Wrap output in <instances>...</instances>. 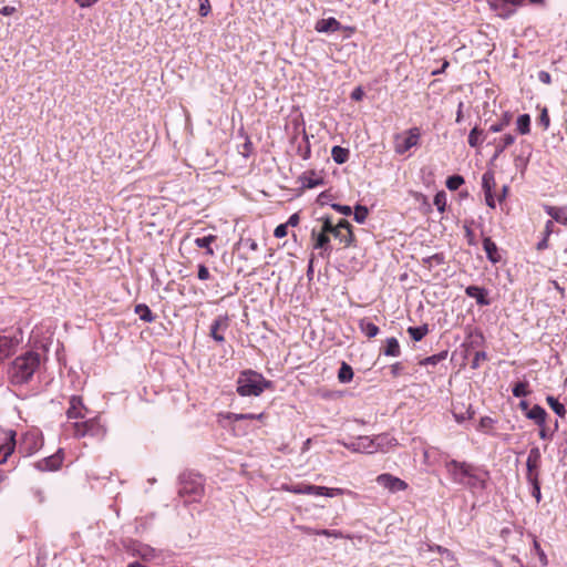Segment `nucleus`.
Instances as JSON below:
<instances>
[{
  "instance_id": "f257e3e1",
  "label": "nucleus",
  "mask_w": 567,
  "mask_h": 567,
  "mask_svg": "<svg viewBox=\"0 0 567 567\" xmlns=\"http://www.w3.org/2000/svg\"><path fill=\"white\" fill-rule=\"evenodd\" d=\"M41 364V355L38 352L28 351L17 357L8 369V377L13 385H23L31 381Z\"/></svg>"
},
{
  "instance_id": "f03ea898",
  "label": "nucleus",
  "mask_w": 567,
  "mask_h": 567,
  "mask_svg": "<svg viewBox=\"0 0 567 567\" xmlns=\"http://www.w3.org/2000/svg\"><path fill=\"white\" fill-rule=\"evenodd\" d=\"M271 382L254 370L243 371L237 379V393L241 396H258Z\"/></svg>"
},
{
  "instance_id": "7ed1b4c3",
  "label": "nucleus",
  "mask_w": 567,
  "mask_h": 567,
  "mask_svg": "<svg viewBox=\"0 0 567 567\" xmlns=\"http://www.w3.org/2000/svg\"><path fill=\"white\" fill-rule=\"evenodd\" d=\"M421 138V130L411 127L404 133L394 136V152L399 155L405 154L412 147L419 145Z\"/></svg>"
},
{
  "instance_id": "20e7f679",
  "label": "nucleus",
  "mask_w": 567,
  "mask_h": 567,
  "mask_svg": "<svg viewBox=\"0 0 567 567\" xmlns=\"http://www.w3.org/2000/svg\"><path fill=\"white\" fill-rule=\"evenodd\" d=\"M178 494L181 497L185 498L186 503L198 502L204 494V486L200 477H182Z\"/></svg>"
},
{
  "instance_id": "39448f33",
  "label": "nucleus",
  "mask_w": 567,
  "mask_h": 567,
  "mask_svg": "<svg viewBox=\"0 0 567 567\" xmlns=\"http://www.w3.org/2000/svg\"><path fill=\"white\" fill-rule=\"evenodd\" d=\"M290 492L295 494H307V495H316V496H328L334 497L337 495L342 494L341 488H329L326 486H317L311 484L299 483L289 488Z\"/></svg>"
},
{
  "instance_id": "423d86ee",
  "label": "nucleus",
  "mask_w": 567,
  "mask_h": 567,
  "mask_svg": "<svg viewBox=\"0 0 567 567\" xmlns=\"http://www.w3.org/2000/svg\"><path fill=\"white\" fill-rule=\"evenodd\" d=\"M446 471L451 477V480L456 483L464 485L466 478L468 477L473 465L466 462H458L456 460H451L445 464Z\"/></svg>"
},
{
  "instance_id": "0eeeda50",
  "label": "nucleus",
  "mask_w": 567,
  "mask_h": 567,
  "mask_svg": "<svg viewBox=\"0 0 567 567\" xmlns=\"http://www.w3.org/2000/svg\"><path fill=\"white\" fill-rule=\"evenodd\" d=\"M21 342V331L16 330L0 334V364L10 357Z\"/></svg>"
},
{
  "instance_id": "6e6552de",
  "label": "nucleus",
  "mask_w": 567,
  "mask_h": 567,
  "mask_svg": "<svg viewBox=\"0 0 567 567\" xmlns=\"http://www.w3.org/2000/svg\"><path fill=\"white\" fill-rule=\"evenodd\" d=\"M16 447V432L7 430L0 432V464H3Z\"/></svg>"
},
{
  "instance_id": "1a4fd4ad",
  "label": "nucleus",
  "mask_w": 567,
  "mask_h": 567,
  "mask_svg": "<svg viewBox=\"0 0 567 567\" xmlns=\"http://www.w3.org/2000/svg\"><path fill=\"white\" fill-rule=\"evenodd\" d=\"M375 482L390 493H398L408 488L406 482L389 473L380 474Z\"/></svg>"
},
{
  "instance_id": "9d476101",
  "label": "nucleus",
  "mask_w": 567,
  "mask_h": 567,
  "mask_svg": "<svg viewBox=\"0 0 567 567\" xmlns=\"http://www.w3.org/2000/svg\"><path fill=\"white\" fill-rule=\"evenodd\" d=\"M332 236L344 247H349L354 240L352 227L347 219L339 220V223L336 225V231Z\"/></svg>"
},
{
  "instance_id": "9b49d317",
  "label": "nucleus",
  "mask_w": 567,
  "mask_h": 567,
  "mask_svg": "<svg viewBox=\"0 0 567 567\" xmlns=\"http://www.w3.org/2000/svg\"><path fill=\"white\" fill-rule=\"evenodd\" d=\"M229 317L227 315L218 316L210 324L209 336L218 343L225 341L223 332L229 328Z\"/></svg>"
},
{
  "instance_id": "f8f14e48",
  "label": "nucleus",
  "mask_w": 567,
  "mask_h": 567,
  "mask_svg": "<svg viewBox=\"0 0 567 567\" xmlns=\"http://www.w3.org/2000/svg\"><path fill=\"white\" fill-rule=\"evenodd\" d=\"M488 473L481 471L473 466L468 477L466 478L465 486L474 489H484L486 487V481Z\"/></svg>"
},
{
  "instance_id": "ddd939ff",
  "label": "nucleus",
  "mask_w": 567,
  "mask_h": 567,
  "mask_svg": "<svg viewBox=\"0 0 567 567\" xmlns=\"http://www.w3.org/2000/svg\"><path fill=\"white\" fill-rule=\"evenodd\" d=\"M63 451L60 449L55 454L44 457L37 463L40 471H56L62 465Z\"/></svg>"
},
{
  "instance_id": "4468645a",
  "label": "nucleus",
  "mask_w": 567,
  "mask_h": 567,
  "mask_svg": "<svg viewBox=\"0 0 567 567\" xmlns=\"http://www.w3.org/2000/svg\"><path fill=\"white\" fill-rule=\"evenodd\" d=\"M70 406L66 411L68 419H83L85 417L86 408L83 404L82 398L72 395L69 402Z\"/></svg>"
},
{
  "instance_id": "2eb2a0df",
  "label": "nucleus",
  "mask_w": 567,
  "mask_h": 567,
  "mask_svg": "<svg viewBox=\"0 0 567 567\" xmlns=\"http://www.w3.org/2000/svg\"><path fill=\"white\" fill-rule=\"evenodd\" d=\"M540 458H542L540 450L537 446L532 447L528 453L527 461H526V467H527L526 475H533L535 477L539 476Z\"/></svg>"
},
{
  "instance_id": "dca6fc26",
  "label": "nucleus",
  "mask_w": 567,
  "mask_h": 567,
  "mask_svg": "<svg viewBox=\"0 0 567 567\" xmlns=\"http://www.w3.org/2000/svg\"><path fill=\"white\" fill-rule=\"evenodd\" d=\"M373 441H374V445H375V452H379V451L386 452L392 446H395L398 444V441L395 440V437H393L389 433H382V434L375 435L373 437Z\"/></svg>"
},
{
  "instance_id": "f3484780",
  "label": "nucleus",
  "mask_w": 567,
  "mask_h": 567,
  "mask_svg": "<svg viewBox=\"0 0 567 567\" xmlns=\"http://www.w3.org/2000/svg\"><path fill=\"white\" fill-rule=\"evenodd\" d=\"M465 293L470 298H474L480 306H488L489 299L487 298V291L483 287L468 286L465 289Z\"/></svg>"
},
{
  "instance_id": "a211bd4d",
  "label": "nucleus",
  "mask_w": 567,
  "mask_h": 567,
  "mask_svg": "<svg viewBox=\"0 0 567 567\" xmlns=\"http://www.w3.org/2000/svg\"><path fill=\"white\" fill-rule=\"evenodd\" d=\"M311 236L316 238L313 247L316 249H321L320 256H329L332 250V247L330 245V237L327 236L326 234H322L321 231L319 234H316L315 229L312 230Z\"/></svg>"
},
{
  "instance_id": "6ab92c4d",
  "label": "nucleus",
  "mask_w": 567,
  "mask_h": 567,
  "mask_svg": "<svg viewBox=\"0 0 567 567\" xmlns=\"http://www.w3.org/2000/svg\"><path fill=\"white\" fill-rule=\"evenodd\" d=\"M516 136L514 134H505L499 138H495L491 144L495 145L494 158H497L507 147L515 143Z\"/></svg>"
},
{
  "instance_id": "aec40b11",
  "label": "nucleus",
  "mask_w": 567,
  "mask_h": 567,
  "mask_svg": "<svg viewBox=\"0 0 567 567\" xmlns=\"http://www.w3.org/2000/svg\"><path fill=\"white\" fill-rule=\"evenodd\" d=\"M544 210L557 223L567 225V206L556 207L550 205H544Z\"/></svg>"
},
{
  "instance_id": "412c9836",
  "label": "nucleus",
  "mask_w": 567,
  "mask_h": 567,
  "mask_svg": "<svg viewBox=\"0 0 567 567\" xmlns=\"http://www.w3.org/2000/svg\"><path fill=\"white\" fill-rule=\"evenodd\" d=\"M341 29V23L336 18L321 19L316 24L318 32H337Z\"/></svg>"
},
{
  "instance_id": "4be33fe9",
  "label": "nucleus",
  "mask_w": 567,
  "mask_h": 567,
  "mask_svg": "<svg viewBox=\"0 0 567 567\" xmlns=\"http://www.w3.org/2000/svg\"><path fill=\"white\" fill-rule=\"evenodd\" d=\"M483 248L491 262L496 264L499 261L501 256L498 255L497 246L489 237L483 239Z\"/></svg>"
},
{
  "instance_id": "5701e85b",
  "label": "nucleus",
  "mask_w": 567,
  "mask_h": 567,
  "mask_svg": "<svg viewBox=\"0 0 567 567\" xmlns=\"http://www.w3.org/2000/svg\"><path fill=\"white\" fill-rule=\"evenodd\" d=\"M526 416L533 420L538 426H544L547 413L545 409L536 404L526 413Z\"/></svg>"
},
{
  "instance_id": "b1692460",
  "label": "nucleus",
  "mask_w": 567,
  "mask_h": 567,
  "mask_svg": "<svg viewBox=\"0 0 567 567\" xmlns=\"http://www.w3.org/2000/svg\"><path fill=\"white\" fill-rule=\"evenodd\" d=\"M86 421H84L69 423L64 426V430L65 432L72 434L74 437H84L86 436Z\"/></svg>"
},
{
  "instance_id": "393cba45",
  "label": "nucleus",
  "mask_w": 567,
  "mask_h": 567,
  "mask_svg": "<svg viewBox=\"0 0 567 567\" xmlns=\"http://www.w3.org/2000/svg\"><path fill=\"white\" fill-rule=\"evenodd\" d=\"M382 353L386 357H399L401 354V349L398 339L394 337L388 338Z\"/></svg>"
},
{
  "instance_id": "a878e982",
  "label": "nucleus",
  "mask_w": 567,
  "mask_h": 567,
  "mask_svg": "<svg viewBox=\"0 0 567 567\" xmlns=\"http://www.w3.org/2000/svg\"><path fill=\"white\" fill-rule=\"evenodd\" d=\"M301 182L305 188H315L323 183L322 178L318 177L313 171L305 173L301 176Z\"/></svg>"
},
{
  "instance_id": "bb28decb",
  "label": "nucleus",
  "mask_w": 567,
  "mask_h": 567,
  "mask_svg": "<svg viewBox=\"0 0 567 567\" xmlns=\"http://www.w3.org/2000/svg\"><path fill=\"white\" fill-rule=\"evenodd\" d=\"M485 140L483 130L477 126L473 127L468 134V145L471 147H480Z\"/></svg>"
},
{
  "instance_id": "cd10ccee",
  "label": "nucleus",
  "mask_w": 567,
  "mask_h": 567,
  "mask_svg": "<svg viewBox=\"0 0 567 567\" xmlns=\"http://www.w3.org/2000/svg\"><path fill=\"white\" fill-rule=\"evenodd\" d=\"M358 445L360 447V453L372 454L375 453V445L373 437L371 436H358Z\"/></svg>"
},
{
  "instance_id": "c85d7f7f",
  "label": "nucleus",
  "mask_w": 567,
  "mask_h": 567,
  "mask_svg": "<svg viewBox=\"0 0 567 567\" xmlns=\"http://www.w3.org/2000/svg\"><path fill=\"white\" fill-rule=\"evenodd\" d=\"M135 313L140 317L141 320L145 322H153L155 320V316L153 315L150 307L145 303H138L135 306Z\"/></svg>"
},
{
  "instance_id": "c756f323",
  "label": "nucleus",
  "mask_w": 567,
  "mask_h": 567,
  "mask_svg": "<svg viewBox=\"0 0 567 567\" xmlns=\"http://www.w3.org/2000/svg\"><path fill=\"white\" fill-rule=\"evenodd\" d=\"M359 328L363 334L368 338H374L379 333V328L374 323L368 321L367 319H361L359 321Z\"/></svg>"
},
{
  "instance_id": "7c9ffc66",
  "label": "nucleus",
  "mask_w": 567,
  "mask_h": 567,
  "mask_svg": "<svg viewBox=\"0 0 567 567\" xmlns=\"http://www.w3.org/2000/svg\"><path fill=\"white\" fill-rule=\"evenodd\" d=\"M350 152L348 148L341 146H333L331 156L337 164H344L349 159Z\"/></svg>"
},
{
  "instance_id": "2f4dec72",
  "label": "nucleus",
  "mask_w": 567,
  "mask_h": 567,
  "mask_svg": "<svg viewBox=\"0 0 567 567\" xmlns=\"http://www.w3.org/2000/svg\"><path fill=\"white\" fill-rule=\"evenodd\" d=\"M408 333L410 334L412 340L416 342L421 341L429 333V326L422 324L419 327H409Z\"/></svg>"
},
{
  "instance_id": "473e14b6",
  "label": "nucleus",
  "mask_w": 567,
  "mask_h": 567,
  "mask_svg": "<svg viewBox=\"0 0 567 567\" xmlns=\"http://www.w3.org/2000/svg\"><path fill=\"white\" fill-rule=\"evenodd\" d=\"M216 240V236L214 235H208V236H204V237H198L195 239V245L198 247V248H205L206 249V252L208 255H214V250L212 249L210 245Z\"/></svg>"
},
{
  "instance_id": "72a5a7b5",
  "label": "nucleus",
  "mask_w": 567,
  "mask_h": 567,
  "mask_svg": "<svg viewBox=\"0 0 567 567\" xmlns=\"http://www.w3.org/2000/svg\"><path fill=\"white\" fill-rule=\"evenodd\" d=\"M302 529L308 534H315L333 538H342V533L337 529H312L310 527H303Z\"/></svg>"
},
{
  "instance_id": "f704fd0d",
  "label": "nucleus",
  "mask_w": 567,
  "mask_h": 567,
  "mask_svg": "<svg viewBox=\"0 0 567 567\" xmlns=\"http://www.w3.org/2000/svg\"><path fill=\"white\" fill-rule=\"evenodd\" d=\"M86 435L90 436H100L104 433L103 426L99 423L96 419H90L86 421Z\"/></svg>"
},
{
  "instance_id": "c9c22d12",
  "label": "nucleus",
  "mask_w": 567,
  "mask_h": 567,
  "mask_svg": "<svg viewBox=\"0 0 567 567\" xmlns=\"http://www.w3.org/2000/svg\"><path fill=\"white\" fill-rule=\"evenodd\" d=\"M517 131L525 135L530 132V116L528 114H522L517 117Z\"/></svg>"
},
{
  "instance_id": "e433bc0d",
  "label": "nucleus",
  "mask_w": 567,
  "mask_h": 567,
  "mask_svg": "<svg viewBox=\"0 0 567 567\" xmlns=\"http://www.w3.org/2000/svg\"><path fill=\"white\" fill-rule=\"evenodd\" d=\"M352 378H353L352 368L349 364H347L346 362H343L338 372L339 381L341 383H348L352 380Z\"/></svg>"
},
{
  "instance_id": "4c0bfd02",
  "label": "nucleus",
  "mask_w": 567,
  "mask_h": 567,
  "mask_svg": "<svg viewBox=\"0 0 567 567\" xmlns=\"http://www.w3.org/2000/svg\"><path fill=\"white\" fill-rule=\"evenodd\" d=\"M526 480L532 485L533 497H535L536 502L539 503L542 499V493L538 477H535L533 475H526Z\"/></svg>"
},
{
  "instance_id": "58836bf2",
  "label": "nucleus",
  "mask_w": 567,
  "mask_h": 567,
  "mask_svg": "<svg viewBox=\"0 0 567 567\" xmlns=\"http://www.w3.org/2000/svg\"><path fill=\"white\" fill-rule=\"evenodd\" d=\"M548 405L551 408V410L560 417H564L566 414V409L563 403H560L556 398L554 396H547L546 399Z\"/></svg>"
},
{
  "instance_id": "ea45409f",
  "label": "nucleus",
  "mask_w": 567,
  "mask_h": 567,
  "mask_svg": "<svg viewBox=\"0 0 567 567\" xmlns=\"http://www.w3.org/2000/svg\"><path fill=\"white\" fill-rule=\"evenodd\" d=\"M511 118L512 116L508 113H504L503 117L497 123H494L489 126V131L493 133L502 132L509 125Z\"/></svg>"
},
{
  "instance_id": "a19ab883",
  "label": "nucleus",
  "mask_w": 567,
  "mask_h": 567,
  "mask_svg": "<svg viewBox=\"0 0 567 567\" xmlns=\"http://www.w3.org/2000/svg\"><path fill=\"white\" fill-rule=\"evenodd\" d=\"M465 183L463 176L461 175H452L450 177H447L446 179V187L450 189V190H456L458 189L463 184Z\"/></svg>"
},
{
  "instance_id": "79ce46f5",
  "label": "nucleus",
  "mask_w": 567,
  "mask_h": 567,
  "mask_svg": "<svg viewBox=\"0 0 567 567\" xmlns=\"http://www.w3.org/2000/svg\"><path fill=\"white\" fill-rule=\"evenodd\" d=\"M433 203L437 210L443 213L446 208V193L444 190L437 192L434 196Z\"/></svg>"
},
{
  "instance_id": "37998d69",
  "label": "nucleus",
  "mask_w": 567,
  "mask_h": 567,
  "mask_svg": "<svg viewBox=\"0 0 567 567\" xmlns=\"http://www.w3.org/2000/svg\"><path fill=\"white\" fill-rule=\"evenodd\" d=\"M494 184H495V181H494L493 173L492 172L484 173V175L482 177V187H483L484 193L492 192Z\"/></svg>"
},
{
  "instance_id": "c03bdc74",
  "label": "nucleus",
  "mask_w": 567,
  "mask_h": 567,
  "mask_svg": "<svg viewBox=\"0 0 567 567\" xmlns=\"http://www.w3.org/2000/svg\"><path fill=\"white\" fill-rule=\"evenodd\" d=\"M368 208L362 205H357L354 208V220L359 224H363L368 217Z\"/></svg>"
},
{
  "instance_id": "a18cd8bd",
  "label": "nucleus",
  "mask_w": 567,
  "mask_h": 567,
  "mask_svg": "<svg viewBox=\"0 0 567 567\" xmlns=\"http://www.w3.org/2000/svg\"><path fill=\"white\" fill-rule=\"evenodd\" d=\"M446 355H447V352L443 351L441 353L425 358L424 360L421 361V364L422 365H429V364L435 365L440 361L444 360L446 358Z\"/></svg>"
},
{
  "instance_id": "49530a36",
  "label": "nucleus",
  "mask_w": 567,
  "mask_h": 567,
  "mask_svg": "<svg viewBox=\"0 0 567 567\" xmlns=\"http://www.w3.org/2000/svg\"><path fill=\"white\" fill-rule=\"evenodd\" d=\"M513 395L515 398H524L527 395L528 391H527V383L525 382H517L514 386H513Z\"/></svg>"
},
{
  "instance_id": "de8ad7c7",
  "label": "nucleus",
  "mask_w": 567,
  "mask_h": 567,
  "mask_svg": "<svg viewBox=\"0 0 567 567\" xmlns=\"http://www.w3.org/2000/svg\"><path fill=\"white\" fill-rule=\"evenodd\" d=\"M321 220H322L321 233L326 234L327 236L333 235V233L336 231V225L332 224L331 218L322 217Z\"/></svg>"
},
{
  "instance_id": "09e8293b",
  "label": "nucleus",
  "mask_w": 567,
  "mask_h": 567,
  "mask_svg": "<svg viewBox=\"0 0 567 567\" xmlns=\"http://www.w3.org/2000/svg\"><path fill=\"white\" fill-rule=\"evenodd\" d=\"M238 244L240 246H243L244 248L249 249L250 251H256L258 249V244L252 238H243L241 237Z\"/></svg>"
},
{
  "instance_id": "8fccbe9b",
  "label": "nucleus",
  "mask_w": 567,
  "mask_h": 567,
  "mask_svg": "<svg viewBox=\"0 0 567 567\" xmlns=\"http://www.w3.org/2000/svg\"><path fill=\"white\" fill-rule=\"evenodd\" d=\"M487 359V354L484 351H476L472 360V368L477 369L482 361Z\"/></svg>"
},
{
  "instance_id": "3c124183",
  "label": "nucleus",
  "mask_w": 567,
  "mask_h": 567,
  "mask_svg": "<svg viewBox=\"0 0 567 567\" xmlns=\"http://www.w3.org/2000/svg\"><path fill=\"white\" fill-rule=\"evenodd\" d=\"M338 443L351 452L360 453V447L358 445V439H355L354 441H351V442H346V441L339 440Z\"/></svg>"
},
{
  "instance_id": "603ef678",
  "label": "nucleus",
  "mask_w": 567,
  "mask_h": 567,
  "mask_svg": "<svg viewBox=\"0 0 567 567\" xmlns=\"http://www.w3.org/2000/svg\"><path fill=\"white\" fill-rule=\"evenodd\" d=\"M534 549L536 554L538 555L539 561L543 566H546L548 564L547 556L544 553V550L540 548V545L535 540L534 542Z\"/></svg>"
},
{
  "instance_id": "864d4df0",
  "label": "nucleus",
  "mask_w": 567,
  "mask_h": 567,
  "mask_svg": "<svg viewBox=\"0 0 567 567\" xmlns=\"http://www.w3.org/2000/svg\"><path fill=\"white\" fill-rule=\"evenodd\" d=\"M538 121H539V124L543 125L545 130H547L549 127L550 120H549L548 111L546 107H544L542 110Z\"/></svg>"
},
{
  "instance_id": "5fc2aeb1",
  "label": "nucleus",
  "mask_w": 567,
  "mask_h": 567,
  "mask_svg": "<svg viewBox=\"0 0 567 567\" xmlns=\"http://www.w3.org/2000/svg\"><path fill=\"white\" fill-rule=\"evenodd\" d=\"M288 224H280L275 228L274 236L276 238H284L287 236Z\"/></svg>"
},
{
  "instance_id": "6e6d98bb",
  "label": "nucleus",
  "mask_w": 567,
  "mask_h": 567,
  "mask_svg": "<svg viewBox=\"0 0 567 567\" xmlns=\"http://www.w3.org/2000/svg\"><path fill=\"white\" fill-rule=\"evenodd\" d=\"M298 152L300 154V156L303 158V159H307L309 158L310 156V145H309V142H308V138L307 136H305V148H302L301 146L298 147Z\"/></svg>"
},
{
  "instance_id": "4d7b16f0",
  "label": "nucleus",
  "mask_w": 567,
  "mask_h": 567,
  "mask_svg": "<svg viewBox=\"0 0 567 567\" xmlns=\"http://www.w3.org/2000/svg\"><path fill=\"white\" fill-rule=\"evenodd\" d=\"M200 1V4H199V14L202 17H206L209 14L210 12V3H209V0H199Z\"/></svg>"
},
{
  "instance_id": "13d9d810",
  "label": "nucleus",
  "mask_w": 567,
  "mask_h": 567,
  "mask_svg": "<svg viewBox=\"0 0 567 567\" xmlns=\"http://www.w3.org/2000/svg\"><path fill=\"white\" fill-rule=\"evenodd\" d=\"M198 279L199 280H207L210 277L209 270L205 265L198 266Z\"/></svg>"
},
{
  "instance_id": "bf43d9fd",
  "label": "nucleus",
  "mask_w": 567,
  "mask_h": 567,
  "mask_svg": "<svg viewBox=\"0 0 567 567\" xmlns=\"http://www.w3.org/2000/svg\"><path fill=\"white\" fill-rule=\"evenodd\" d=\"M332 208L336 209L337 212L343 214L344 216H349L352 213L351 207L347 206V205L333 204Z\"/></svg>"
},
{
  "instance_id": "052dcab7",
  "label": "nucleus",
  "mask_w": 567,
  "mask_h": 567,
  "mask_svg": "<svg viewBox=\"0 0 567 567\" xmlns=\"http://www.w3.org/2000/svg\"><path fill=\"white\" fill-rule=\"evenodd\" d=\"M538 80L544 84H550L551 83V76L547 71H539L538 72Z\"/></svg>"
},
{
  "instance_id": "680f3d73",
  "label": "nucleus",
  "mask_w": 567,
  "mask_h": 567,
  "mask_svg": "<svg viewBox=\"0 0 567 567\" xmlns=\"http://www.w3.org/2000/svg\"><path fill=\"white\" fill-rule=\"evenodd\" d=\"M154 550L147 546L143 547L141 550H140V555L142 556L143 559H150L151 557L154 556Z\"/></svg>"
},
{
  "instance_id": "e2e57ef3",
  "label": "nucleus",
  "mask_w": 567,
  "mask_h": 567,
  "mask_svg": "<svg viewBox=\"0 0 567 567\" xmlns=\"http://www.w3.org/2000/svg\"><path fill=\"white\" fill-rule=\"evenodd\" d=\"M299 221H300L299 214H298V213H295V214H292V215L288 218V220H287V223H286V224H288V226L295 227V226H297V225L299 224Z\"/></svg>"
},
{
  "instance_id": "0e129e2a",
  "label": "nucleus",
  "mask_w": 567,
  "mask_h": 567,
  "mask_svg": "<svg viewBox=\"0 0 567 567\" xmlns=\"http://www.w3.org/2000/svg\"><path fill=\"white\" fill-rule=\"evenodd\" d=\"M403 370V367L400 362H396L391 365V373L393 377H398Z\"/></svg>"
},
{
  "instance_id": "69168bd1",
  "label": "nucleus",
  "mask_w": 567,
  "mask_h": 567,
  "mask_svg": "<svg viewBox=\"0 0 567 567\" xmlns=\"http://www.w3.org/2000/svg\"><path fill=\"white\" fill-rule=\"evenodd\" d=\"M16 12V8L11 6H4L0 9V14L2 16H11Z\"/></svg>"
},
{
  "instance_id": "338daca9",
  "label": "nucleus",
  "mask_w": 567,
  "mask_h": 567,
  "mask_svg": "<svg viewBox=\"0 0 567 567\" xmlns=\"http://www.w3.org/2000/svg\"><path fill=\"white\" fill-rule=\"evenodd\" d=\"M363 96V91L360 87H357L351 93V99L355 101H360Z\"/></svg>"
},
{
  "instance_id": "774afa93",
  "label": "nucleus",
  "mask_w": 567,
  "mask_h": 567,
  "mask_svg": "<svg viewBox=\"0 0 567 567\" xmlns=\"http://www.w3.org/2000/svg\"><path fill=\"white\" fill-rule=\"evenodd\" d=\"M492 423H493V420L491 417L484 416L481 419L480 427H482V429L489 427Z\"/></svg>"
}]
</instances>
